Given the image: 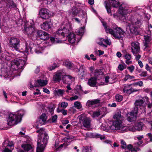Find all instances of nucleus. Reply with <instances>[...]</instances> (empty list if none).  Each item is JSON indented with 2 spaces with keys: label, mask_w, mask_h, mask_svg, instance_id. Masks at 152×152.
Returning a JSON list of instances; mask_svg holds the SVG:
<instances>
[{
  "label": "nucleus",
  "mask_w": 152,
  "mask_h": 152,
  "mask_svg": "<svg viewBox=\"0 0 152 152\" xmlns=\"http://www.w3.org/2000/svg\"><path fill=\"white\" fill-rule=\"evenodd\" d=\"M38 125L36 126V132L39 134L37 142V152H43L48 142L49 138L47 134L45 133L43 128L39 129Z\"/></svg>",
  "instance_id": "1"
},
{
  "label": "nucleus",
  "mask_w": 152,
  "mask_h": 152,
  "mask_svg": "<svg viewBox=\"0 0 152 152\" xmlns=\"http://www.w3.org/2000/svg\"><path fill=\"white\" fill-rule=\"evenodd\" d=\"M102 23L106 32L110 34L112 37L119 39L124 36L125 33L120 27L115 26L112 29L107 25L106 23L103 22Z\"/></svg>",
  "instance_id": "2"
},
{
  "label": "nucleus",
  "mask_w": 152,
  "mask_h": 152,
  "mask_svg": "<svg viewBox=\"0 0 152 152\" xmlns=\"http://www.w3.org/2000/svg\"><path fill=\"white\" fill-rule=\"evenodd\" d=\"M131 23L129 25L130 32L135 35L139 34L138 29L143 24V21L140 16L132 18L130 20Z\"/></svg>",
  "instance_id": "3"
},
{
  "label": "nucleus",
  "mask_w": 152,
  "mask_h": 152,
  "mask_svg": "<svg viewBox=\"0 0 152 152\" xmlns=\"http://www.w3.org/2000/svg\"><path fill=\"white\" fill-rule=\"evenodd\" d=\"M25 113L23 110H20L15 114H10L7 120L8 124L10 126L14 125L20 122Z\"/></svg>",
  "instance_id": "4"
},
{
  "label": "nucleus",
  "mask_w": 152,
  "mask_h": 152,
  "mask_svg": "<svg viewBox=\"0 0 152 152\" xmlns=\"http://www.w3.org/2000/svg\"><path fill=\"white\" fill-rule=\"evenodd\" d=\"M81 6V4L75 2V5L70 10V13L73 16H75L78 15L80 18L84 19L85 23L87 22V15L85 12H84L80 8Z\"/></svg>",
  "instance_id": "5"
},
{
  "label": "nucleus",
  "mask_w": 152,
  "mask_h": 152,
  "mask_svg": "<svg viewBox=\"0 0 152 152\" xmlns=\"http://www.w3.org/2000/svg\"><path fill=\"white\" fill-rule=\"evenodd\" d=\"M109 127L112 130H118L121 133L126 132L128 131V127L123 123L121 120L113 122L112 125Z\"/></svg>",
  "instance_id": "6"
},
{
  "label": "nucleus",
  "mask_w": 152,
  "mask_h": 152,
  "mask_svg": "<svg viewBox=\"0 0 152 152\" xmlns=\"http://www.w3.org/2000/svg\"><path fill=\"white\" fill-rule=\"evenodd\" d=\"M25 64V61L23 60L20 58L15 59L12 63V68L14 67L15 69L17 68L19 69H22L23 68Z\"/></svg>",
  "instance_id": "7"
},
{
  "label": "nucleus",
  "mask_w": 152,
  "mask_h": 152,
  "mask_svg": "<svg viewBox=\"0 0 152 152\" xmlns=\"http://www.w3.org/2000/svg\"><path fill=\"white\" fill-rule=\"evenodd\" d=\"M138 108L135 107L133 110L127 114V119L130 122L135 121L137 117Z\"/></svg>",
  "instance_id": "8"
},
{
  "label": "nucleus",
  "mask_w": 152,
  "mask_h": 152,
  "mask_svg": "<svg viewBox=\"0 0 152 152\" xmlns=\"http://www.w3.org/2000/svg\"><path fill=\"white\" fill-rule=\"evenodd\" d=\"M79 117L80 122L82 123L84 127L86 128L90 127L91 121L89 118L82 115H80Z\"/></svg>",
  "instance_id": "9"
},
{
  "label": "nucleus",
  "mask_w": 152,
  "mask_h": 152,
  "mask_svg": "<svg viewBox=\"0 0 152 152\" xmlns=\"http://www.w3.org/2000/svg\"><path fill=\"white\" fill-rule=\"evenodd\" d=\"M20 42V40L19 39L15 37L11 38L10 40V45L16 50H17L18 49Z\"/></svg>",
  "instance_id": "10"
},
{
  "label": "nucleus",
  "mask_w": 152,
  "mask_h": 152,
  "mask_svg": "<svg viewBox=\"0 0 152 152\" xmlns=\"http://www.w3.org/2000/svg\"><path fill=\"white\" fill-rule=\"evenodd\" d=\"M131 51L134 54L138 53L140 50V46L138 42H134L131 45Z\"/></svg>",
  "instance_id": "11"
},
{
  "label": "nucleus",
  "mask_w": 152,
  "mask_h": 152,
  "mask_svg": "<svg viewBox=\"0 0 152 152\" xmlns=\"http://www.w3.org/2000/svg\"><path fill=\"white\" fill-rule=\"evenodd\" d=\"M39 13L41 18L44 19H48L50 16L49 11L45 8L41 9L40 10Z\"/></svg>",
  "instance_id": "12"
},
{
  "label": "nucleus",
  "mask_w": 152,
  "mask_h": 152,
  "mask_svg": "<svg viewBox=\"0 0 152 152\" xmlns=\"http://www.w3.org/2000/svg\"><path fill=\"white\" fill-rule=\"evenodd\" d=\"M23 150L19 149H17L18 152H33V149L31 145L25 143L21 145Z\"/></svg>",
  "instance_id": "13"
},
{
  "label": "nucleus",
  "mask_w": 152,
  "mask_h": 152,
  "mask_svg": "<svg viewBox=\"0 0 152 152\" xmlns=\"http://www.w3.org/2000/svg\"><path fill=\"white\" fill-rule=\"evenodd\" d=\"M69 29L67 27H63V29H59L56 31V37H58V36L61 37H63L66 34L69 32Z\"/></svg>",
  "instance_id": "14"
},
{
  "label": "nucleus",
  "mask_w": 152,
  "mask_h": 152,
  "mask_svg": "<svg viewBox=\"0 0 152 152\" xmlns=\"http://www.w3.org/2000/svg\"><path fill=\"white\" fill-rule=\"evenodd\" d=\"M24 30L26 33L30 37H32L35 33V28L33 24L31 25L28 27L26 26L24 27Z\"/></svg>",
  "instance_id": "15"
},
{
  "label": "nucleus",
  "mask_w": 152,
  "mask_h": 152,
  "mask_svg": "<svg viewBox=\"0 0 152 152\" xmlns=\"http://www.w3.org/2000/svg\"><path fill=\"white\" fill-rule=\"evenodd\" d=\"M143 124L141 122L137 123L134 126H130L128 127V130L134 132L136 131H140L142 129Z\"/></svg>",
  "instance_id": "16"
},
{
  "label": "nucleus",
  "mask_w": 152,
  "mask_h": 152,
  "mask_svg": "<svg viewBox=\"0 0 152 152\" xmlns=\"http://www.w3.org/2000/svg\"><path fill=\"white\" fill-rule=\"evenodd\" d=\"M37 34V36L43 40H47L49 37V35L47 33L42 30L38 31Z\"/></svg>",
  "instance_id": "17"
},
{
  "label": "nucleus",
  "mask_w": 152,
  "mask_h": 152,
  "mask_svg": "<svg viewBox=\"0 0 152 152\" xmlns=\"http://www.w3.org/2000/svg\"><path fill=\"white\" fill-rule=\"evenodd\" d=\"M137 91V90L132 88L129 85H128L125 86L123 89L124 92L128 94H130L132 92Z\"/></svg>",
  "instance_id": "18"
},
{
  "label": "nucleus",
  "mask_w": 152,
  "mask_h": 152,
  "mask_svg": "<svg viewBox=\"0 0 152 152\" xmlns=\"http://www.w3.org/2000/svg\"><path fill=\"white\" fill-rule=\"evenodd\" d=\"M63 82L64 83L69 84L74 80V78L69 75H65L62 77Z\"/></svg>",
  "instance_id": "19"
},
{
  "label": "nucleus",
  "mask_w": 152,
  "mask_h": 152,
  "mask_svg": "<svg viewBox=\"0 0 152 152\" xmlns=\"http://www.w3.org/2000/svg\"><path fill=\"white\" fill-rule=\"evenodd\" d=\"M47 117L45 114H42L40 117L38 121L37 122L38 124L42 125L46 123Z\"/></svg>",
  "instance_id": "20"
},
{
  "label": "nucleus",
  "mask_w": 152,
  "mask_h": 152,
  "mask_svg": "<svg viewBox=\"0 0 152 152\" xmlns=\"http://www.w3.org/2000/svg\"><path fill=\"white\" fill-rule=\"evenodd\" d=\"M100 102V100L98 99L90 100L88 101L86 103V106L88 107Z\"/></svg>",
  "instance_id": "21"
},
{
  "label": "nucleus",
  "mask_w": 152,
  "mask_h": 152,
  "mask_svg": "<svg viewBox=\"0 0 152 152\" xmlns=\"http://www.w3.org/2000/svg\"><path fill=\"white\" fill-rule=\"evenodd\" d=\"M52 26L50 22H45L41 25V28L44 30H47L51 28Z\"/></svg>",
  "instance_id": "22"
},
{
  "label": "nucleus",
  "mask_w": 152,
  "mask_h": 152,
  "mask_svg": "<svg viewBox=\"0 0 152 152\" xmlns=\"http://www.w3.org/2000/svg\"><path fill=\"white\" fill-rule=\"evenodd\" d=\"M6 3L7 9H8V10L9 8L11 9L16 7L15 5L12 0H7Z\"/></svg>",
  "instance_id": "23"
},
{
  "label": "nucleus",
  "mask_w": 152,
  "mask_h": 152,
  "mask_svg": "<svg viewBox=\"0 0 152 152\" xmlns=\"http://www.w3.org/2000/svg\"><path fill=\"white\" fill-rule=\"evenodd\" d=\"M96 82V79L95 77H92L89 79L88 82V84L91 86H95Z\"/></svg>",
  "instance_id": "24"
},
{
  "label": "nucleus",
  "mask_w": 152,
  "mask_h": 152,
  "mask_svg": "<svg viewBox=\"0 0 152 152\" xmlns=\"http://www.w3.org/2000/svg\"><path fill=\"white\" fill-rule=\"evenodd\" d=\"M69 41L71 43H73L75 41V35L72 33H70L67 36Z\"/></svg>",
  "instance_id": "25"
},
{
  "label": "nucleus",
  "mask_w": 152,
  "mask_h": 152,
  "mask_svg": "<svg viewBox=\"0 0 152 152\" xmlns=\"http://www.w3.org/2000/svg\"><path fill=\"white\" fill-rule=\"evenodd\" d=\"M110 5L115 8L118 7L119 5L118 0H109Z\"/></svg>",
  "instance_id": "26"
},
{
  "label": "nucleus",
  "mask_w": 152,
  "mask_h": 152,
  "mask_svg": "<svg viewBox=\"0 0 152 152\" xmlns=\"http://www.w3.org/2000/svg\"><path fill=\"white\" fill-rule=\"evenodd\" d=\"M99 40L100 41L99 42H98L97 43L101 45L105 46L103 44V42L104 41L107 45H110L111 44L110 40V39H104L103 38H99Z\"/></svg>",
  "instance_id": "27"
},
{
  "label": "nucleus",
  "mask_w": 152,
  "mask_h": 152,
  "mask_svg": "<svg viewBox=\"0 0 152 152\" xmlns=\"http://www.w3.org/2000/svg\"><path fill=\"white\" fill-rule=\"evenodd\" d=\"M144 103V101L142 99H139L136 100L134 104L135 106V107H141Z\"/></svg>",
  "instance_id": "28"
},
{
  "label": "nucleus",
  "mask_w": 152,
  "mask_h": 152,
  "mask_svg": "<svg viewBox=\"0 0 152 152\" xmlns=\"http://www.w3.org/2000/svg\"><path fill=\"white\" fill-rule=\"evenodd\" d=\"M79 71L80 72V76L82 77H84L87 73V70L83 68V65L80 66V68L79 69Z\"/></svg>",
  "instance_id": "29"
},
{
  "label": "nucleus",
  "mask_w": 152,
  "mask_h": 152,
  "mask_svg": "<svg viewBox=\"0 0 152 152\" xmlns=\"http://www.w3.org/2000/svg\"><path fill=\"white\" fill-rule=\"evenodd\" d=\"M126 150L131 151V152H137L140 150L139 147L133 148L131 144H129L127 146Z\"/></svg>",
  "instance_id": "30"
},
{
  "label": "nucleus",
  "mask_w": 152,
  "mask_h": 152,
  "mask_svg": "<svg viewBox=\"0 0 152 152\" xmlns=\"http://www.w3.org/2000/svg\"><path fill=\"white\" fill-rule=\"evenodd\" d=\"M113 118L116 119V120H121L122 121L124 119V117L121 116V113L119 112H117L113 116Z\"/></svg>",
  "instance_id": "31"
},
{
  "label": "nucleus",
  "mask_w": 152,
  "mask_h": 152,
  "mask_svg": "<svg viewBox=\"0 0 152 152\" xmlns=\"http://www.w3.org/2000/svg\"><path fill=\"white\" fill-rule=\"evenodd\" d=\"M63 65L69 69H71L73 66V64L71 61H66L64 62Z\"/></svg>",
  "instance_id": "32"
},
{
  "label": "nucleus",
  "mask_w": 152,
  "mask_h": 152,
  "mask_svg": "<svg viewBox=\"0 0 152 152\" xmlns=\"http://www.w3.org/2000/svg\"><path fill=\"white\" fill-rule=\"evenodd\" d=\"M62 76L61 73H58L56 74L54 76L53 79L54 81H58L61 80V77Z\"/></svg>",
  "instance_id": "33"
},
{
  "label": "nucleus",
  "mask_w": 152,
  "mask_h": 152,
  "mask_svg": "<svg viewBox=\"0 0 152 152\" xmlns=\"http://www.w3.org/2000/svg\"><path fill=\"white\" fill-rule=\"evenodd\" d=\"M37 82L39 86H44L46 85L48 83L47 80H42L41 79L38 80Z\"/></svg>",
  "instance_id": "34"
},
{
  "label": "nucleus",
  "mask_w": 152,
  "mask_h": 152,
  "mask_svg": "<svg viewBox=\"0 0 152 152\" xmlns=\"http://www.w3.org/2000/svg\"><path fill=\"white\" fill-rule=\"evenodd\" d=\"M144 39L145 42L144 43V45L146 47H148V43L149 42L150 40V37L148 35L145 36Z\"/></svg>",
  "instance_id": "35"
},
{
  "label": "nucleus",
  "mask_w": 152,
  "mask_h": 152,
  "mask_svg": "<svg viewBox=\"0 0 152 152\" xmlns=\"http://www.w3.org/2000/svg\"><path fill=\"white\" fill-rule=\"evenodd\" d=\"M105 7L107 10V12L108 14L111 13V6L108 2L105 1L104 2Z\"/></svg>",
  "instance_id": "36"
},
{
  "label": "nucleus",
  "mask_w": 152,
  "mask_h": 152,
  "mask_svg": "<svg viewBox=\"0 0 152 152\" xmlns=\"http://www.w3.org/2000/svg\"><path fill=\"white\" fill-rule=\"evenodd\" d=\"M35 52L38 54L42 53V51L43 50V48L42 47L37 46L36 48H34Z\"/></svg>",
  "instance_id": "37"
},
{
  "label": "nucleus",
  "mask_w": 152,
  "mask_h": 152,
  "mask_svg": "<svg viewBox=\"0 0 152 152\" xmlns=\"http://www.w3.org/2000/svg\"><path fill=\"white\" fill-rule=\"evenodd\" d=\"M124 53V57L126 60H130L132 58L131 55L128 53L126 50L123 51Z\"/></svg>",
  "instance_id": "38"
},
{
  "label": "nucleus",
  "mask_w": 152,
  "mask_h": 152,
  "mask_svg": "<svg viewBox=\"0 0 152 152\" xmlns=\"http://www.w3.org/2000/svg\"><path fill=\"white\" fill-rule=\"evenodd\" d=\"M74 107L77 109L80 110L82 107V106L80 102L76 101L74 103Z\"/></svg>",
  "instance_id": "39"
},
{
  "label": "nucleus",
  "mask_w": 152,
  "mask_h": 152,
  "mask_svg": "<svg viewBox=\"0 0 152 152\" xmlns=\"http://www.w3.org/2000/svg\"><path fill=\"white\" fill-rule=\"evenodd\" d=\"M2 75L5 78L8 79V78L11 77V75H8V72H4L5 71V69H2Z\"/></svg>",
  "instance_id": "40"
},
{
  "label": "nucleus",
  "mask_w": 152,
  "mask_h": 152,
  "mask_svg": "<svg viewBox=\"0 0 152 152\" xmlns=\"http://www.w3.org/2000/svg\"><path fill=\"white\" fill-rule=\"evenodd\" d=\"M119 12L122 15H125L126 13V11L122 6H120L119 9Z\"/></svg>",
  "instance_id": "41"
},
{
  "label": "nucleus",
  "mask_w": 152,
  "mask_h": 152,
  "mask_svg": "<svg viewBox=\"0 0 152 152\" xmlns=\"http://www.w3.org/2000/svg\"><path fill=\"white\" fill-rule=\"evenodd\" d=\"M69 145V144H68L67 142H65L63 144H61L58 148L56 149V151L60 150L63 147H64L65 148L66 147V146L68 145Z\"/></svg>",
  "instance_id": "42"
},
{
  "label": "nucleus",
  "mask_w": 152,
  "mask_h": 152,
  "mask_svg": "<svg viewBox=\"0 0 152 152\" xmlns=\"http://www.w3.org/2000/svg\"><path fill=\"white\" fill-rule=\"evenodd\" d=\"M134 77L133 76H131L129 74H127L125 75V77L124 78V80L125 81H126L128 80H131L133 79Z\"/></svg>",
  "instance_id": "43"
},
{
  "label": "nucleus",
  "mask_w": 152,
  "mask_h": 152,
  "mask_svg": "<svg viewBox=\"0 0 152 152\" xmlns=\"http://www.w3.org/2000/svg\"><path fill=\"white\" fill-rule=\"evenodd\" d=\"M32 48H31L30 46H27L26 45L25 48V51L27 54H28L29 52L32 53Z\"/></svg>",
  "instance_id": "44"
},
{
  "label": "nucleus",
  "mask_w": 152,
  "mask_h": 152,
  "mask_svg": "<svg viewBox=\"0 0 152 152\" xmlns=\"http://www.w3.org/2000/svg\"><path fill=\"white\" fill-rule=\"evenodd\" d=\"M123 97L122 96L119 94H117L115 96L116 100L118 102H120L122 100Z\"/></svg>",
  "instance_id": "45"
},
{
  "label": "nucleus",
  "mask_w": 152,
  "mask_h": 152,
  "mask_svg": "<svg viewBox=\"0 0 152 152\" xmlns=\"http://www.w3.org/2000/svg\"><path fill=\"white\" fill-rule=\"evenodd\" d=\"M101 114V112L99 111H94L93 112V114L92 115V116L93 118H94L96 117H98L99 115Z\"/></svg>",
  "instance_id": "46"
},
{
  "label": "nucleus",
  "mask_w": 152,
  "mask_h": 152,
  "mask_svg": "<svg viewBox=\"0 0 152 152\" xmlns=\"http://www.w3.org/2000/svg\"><path fill=\"white\" fill-rule=\"evenodd\" d=\"M121 148L122 149L126 150L127 146L126 142L123 140H121Z\"/></svg>",
  "instance_id": "47"
},
{
  "label": "nucleus",
  "mask_w": 152,
  "mask_h": 152,
  "mask_svg": "<svg viewBox=\"0 0 152 152\" xmlns=\"http://www.w3.org/2000/svg\"><path fill=\"white\" fill-rule=\"evenodd\" d=\"M108 127L106 126V125L103 124H102L101 126V129L106 131H108Z\"/></svg>",
  "instance_id": "48"
},
{
  "label": "nucleus",
  "mask_w": 152,
  "mask_h": 152,
  "mask_svg": "<svg viewBox=\"0 0 152 152\" xmlns=\"http://www.w3.org/2000/svg\"><path fill=\"white\" fill-rule=\"evenodd\" d=\"M70 0H59V2L62 4H66L69 2Z\"/></svg>",
  "instance_id": "49"
},
{
  "label": "nucleus",
  "mask_w": 152,
  "mask_h": 152,
  "mask_svg": "<svg viewBox=\"0 0 152 152\" xmlns=\"http://www.w3.org/2000/svg\"><path fill=\"white\" fill-rule=\"evenodd\" d=\"M57 116L56 115H55L51 117L50 119L51 120L53 123H55L56 122L57 119Z\"/></svg>",
  "instance_id": "50"
},
{
  "label": "nucleus",
  "mask_w": 152,
  "mask_h": 152,
  "mask_svg": "<svg viewBox=\"0 0 152 152\" xmlns=\"http://www.w3.org/2000/svg\"><path fill=\"white\" fill-rule=\"evenodd\" d=\"M64 92L63 90L58 89L56 91V92L58 95H62Z\"/></svg>",
  "instance_id": "51"
},
{
  "label": "nucleus",
  "mask_w": 152,
  "mask_h": 152,
  "mask_svg": "<svg viewBox=\"0 0 152 152\" xmlns=\"http://www.w3.org/2000/svg\"><path fill=\"white\" fill-rule=\"evenodd\" d=\"M57 112L58 113L59 112H62V114L64 115H66L67 114V110H59L58 108L57 109Z\"/></svg>",
  "instance_id": "52"
},
{
  "label": "nucleus",
  "mask_w": 152,
  "mask_h": 152,
  "mask_svg": "<svg viewBox=\"0 0 152 152\" xmlns=\"http://www.w3.org/2000/svg\"><path fill=\"white\" fill-rule=\"evenodd\" d=\"M68 105V103L66 102H62L61 103V107L63 108H65Z\"/></svg>",
  "instance_id": "53"
},
{
  "label": "nucleus",
  "mask_w": 152,
  "mask_h": 152,
  "mask_svg": "<svg viewBox=\"0 0 152 152\" xmlns=\"http://www.w3.org/2000/svg\"><path fill=\"white\" fill-rule=\"evenodd\" d=\"M128 69L129 70L131 73H132L134 69V66L133 65H131L127 67Z\"/></svg>",
  "instance_id": "54"
},
{
  "label": "nucleus",
  "mask_w": 152,
  "mask_h": 152,
  "mask_svg": "<svg viewBox=\"0 0 152 152\" xmlns=\"http://www.w3.org/2000/svg\"><path fill=\"white\" fill-rule=\"evenodd\" d=\"M82 152H91V150L88 147H86L83 148L82 150Z\"/></svg>",
  "instance_id": "55"
},
{
  "label": "nucleus",
  "mask_w": 152,
  "mask_h": 152,
  "mask_svg": "<svg viewBox=\"0 0 152 152\" xmlns=\"http://www.w3.org/2000/svg\"><path fill=\"white\" fill-rule=\"evenodd\" d=\"M82 19H79L77 18H73L72 19V20L75 22H76L78 23H80V21L82 20Z\"/></svg>",
  "instance_id": "56"
},
{
  "label": "nucleus",
  "mask_w": 152,
  "mask_h": 152,
  "mask_svg": "<svg viewBox=\"0 0 152 152\" xmlns=\"http://www.w3.org/2000/svg\"><path fill=\"white\" fill-rule=\"evenodd\" d=\"M53 1V0H44V3L45 4H50Z\"/></svg>",
  "instance_id": "57"
},
{
  "label": "nucleus",
  "mask_w": 152,
  "mask_h": 152,
  "mask_svg": "<svg viewBox=\"0 0 152 152\" xmlns=\"http://www.w3.org/2000/svg\"><path fill=\"white\" fill-rule=\"evenodd\" d=\"M134 85H138L140 86H142L143 85V83L142 81H140L138 82L135 83H134Z\"/></svg>",
  "instance_id": "58"
},
{
  "label": "nucleus",
  "mask_w": 152,
  "mask_h": 152,
  "mask_svg": "<svg viewBox=\"0 0 152 152\" xmlns=\"http://www.w3.org/2000/svg\"><path fill=\"white\" fill-rule=\"evenodd\" d=\"M9 142V141L8 140H5L4 142V143L3 144V145H4L5 143H7V145L9 146L10 147H11L13 145V144L11 142Z\"/></svg>",
  "instance_id": "59"
},
{
  "label": "nucleus",
  "mask_w": 152,
  "mask_h": 152,
  "mask_svg": "<svg viewBox=\"0 0 152 152\" xmlns=\"http://www.w3.org/2000/svg\"><path fill=\"white\" fill-rule=\"evenodd\" d=\"M150 15L149 14H147L146 15H145V20L147 22H148L149 19H150Z\"/></svg>",
  "instance_id": "60"
},
{
  "label": "nucleus",
  "mask_w": 152,
  "mask_h": 152,
  "mask_svg": "<svg viewBox=\"0 0 152 152\" xmlns=\"http://www.w3.org/2000/svg\"><path fill=\"white\" fill-rule=\"evenodd\" d=\"M142 77H145L147 75V73L146 72L143 71L139 74Z\"/></svg>",
  "instance_id": "61"
},
{
  "label": "nucleus",
  "mask_w": 152,
  "mask_h": 152,
  "mask_svg": "<svg viewBox=\"0 0 152 152\" xmlns=\"http://www.w3.org/2000/svg\"><path fill=\"white\" fill-rule=\"evenodd\" d=\"M84 32V29L83 28H81L78 31V33L80 35H82L83 34Z\"/></svg>",
  "instance_id": "62"
},
{
  "label": "nucleus",
  "mask_w": 152,
  "mask_h": 152,
  "mask_svg": "<svg viewBox=\"0 0 152 152\" xmlns=\"http://www.w3.org/2000/svg\"><path fill=\"white\" fill-rule=\"evenodd\" d=\"M78 98V96L76 95H75L74 96L71 97L70 98V100L72 101L75 100L77 99Z\"/></svg>",
  "instance_id": "63"
},
{
  "label": "nucleus",
  "mask_w": 152,
  "mask_h": 152,
  "mask_svg": "<svg viewBox=\"0 0 152 152\" xmlns=\"http://www.w3.org/2000/svg\"><path fill=\"white\" fill-rule=\"evenodd\" d=\"M76 90L79 92L82 91V87L81 86L78 85L77 86L76 88Z\"/></svg>",
  "instance_id": "64"
}]
</instances>
